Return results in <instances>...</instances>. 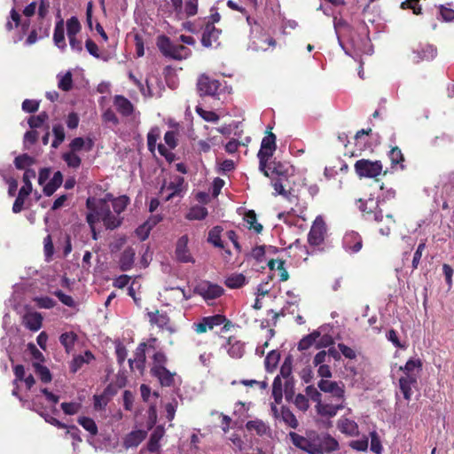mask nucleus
Here are the masks:
<instances>
[{
  "label": "nucleus",
  "instance_id": "f257e3e1",
  "mask_svg": "<svg viewBox=\"0 0 454 454\" xmlns=\"http://www.w3.org/2000/svg\"><path fill=\"white\" fill-rule=\"evenodd\" d=\"M129 200H86L87 222L92 231L94 224L102 221L107 229L114 230L120 226L121 221L119 215L124 211ZM95 232V231H93ZM93 238L96 239V233Z\"/></svg>",
  "mask_w": 454,
  "mask_h": 454
},
{
  "label": "nucleus",
  "instance_id": "f03ea898",
  "mask_svg": "<svg viewBox=\"0 0 454 454\" xmlns=\"http://www.w3.org/2000/svg\"><path fill=\"white\" fill-rule=\"evenodd\" d=\"M327 237V227L321 215L316 217L308 233V243L310 254L324 251L325 240Z\"/></svg>",
  "mask_w": 454,
  "mask_h": 454
},
{
  "label": "nucleus",
  "instance_id": "7ed1b4c3",
  "mask_svg": "<svg viewBox=\"0 0 454 454\" xmlns=\"http://www.w3.org/2000/svg\"><path fill=\"white\" fill-rule=\"evenodd\" d=\"M157 46L165 57L176 60L185 59L192 54L189 48L171 42L166 35H160L157 38Z\"/></svg>",
  "mask_w": 454,
  "mask_h": 454
},
{
  "label": "nucleus",
  "instance_id": "20e7f679",
  "mask_svg": "<svg viewBox=\"0 0 454 454\" xmlns=\"http://www.w3.org/2000/svg\"><path fill=\"white\" fill-rule=\"evenodd\" d=\"M289 437L293 444L309 454H321L319 434L315 431L308 432L302 436L295 432H290Z\"/></svg>",
  "mask_w": 454,
  "mask_h": 454
},
{
  "label": "nucleus",
  "instance_id": "39448f33",
  "mask_svg": "<svg viewBox=\"0 0 454 454\" xmlns=\"http://www.w3.org/2000/svg\"><path fill=\"white\" fill-rule=\"evenodd\" d=\"M247 22L251 25L252 47L255 51H267L270 47L276 46V41L267 35L260 24L251 23V19L247 18Z\"/></svg>",
  "mask_w": 454,
  "mask_h": 454
},
{
  "label": "nucleus",
  "instance_id": "423d86ee",
  "mask_svg": "<svg viewBox=\"0 0 454 454\" xmlns=\"http://www.w3.org/2000/svg\"><path fill=\"white\" fill-rule=\"evenodd\" d=\"M355 171L359 177L376 178L381 175L383 165L380 160L361 159L354 165Z\"/></svg>",
  "mask_w": 454,
  "mask_h": 454
},
{
  "label": "nucleus",
  "instance_id": "0eeeda50",
  "mask_svg": "<svg viewBox=\"0 0 454 454\" xmlns=\"http://www.w3.org/2000/svg\"><path fill=\"white\" fill-rule=\"evenodd\" d=\"M358 208L367 221H381L383 218L381 207L386 200H357Z\"/></svg>",
  "mask_w": 454,
  "mask_h": 454
},
{
  "label": "nucleus",
  "instance_id": "6e6552de",
  "mask_svg": "<svg viewBox=\"0 0 454 454\" xmlns=\"http://www.w3.org/2000/svg\"><path fill=\"white\" fill-rule=\"evenodd\" d=\"M186 190L184 179L179 176H174L168 181H165L161 186L160 193L165 199L173 197H184Z\"/></svg>",
  "mask_w": 454,
  "mask_h": 454
},
{
  "label": "nucleus",
  "instance_id": "1a4fd4ad",
  "mask_svg": "<svg viewBox=\"0 0 454 454\" xmlns=\"http://www.w3.org/2000/svg\"><path fill=\"white\" fill-rule=\"evenodd\" d=\"M193 292L208 301L221 297L224 294V289L217 284L203 280L195 286Z\"/></svg>",
  "mask_w": 454,
  "mask_h": 454
},
{
  "label": "nucleus",
  "instance_id": "9d476101",
  "mask_svg": "<svg viewBox=\"0 0 454 454\" xmlns=\"http://www.w3.org/2000/svg\"><path fill=\"white\" fill-rule=\"evenodd\" d=\"M317 387L322 392L330 394L335 402H344L345 386L342 382L321 379Z\"/></svg>",
  "mask_w": 454,
  "mask_h": 454
},
{
  "label": "nucleus",
  "instance_id": "9b49d317",
  "mask_svg": "<svg viewBox=\"0 0 454 454\" xmlns=\"http://www.w3.org/2000/svg\"><path fill=\"white\" fill-rule=\"evenodd\" d=\"M276 150V136L273 133H269L262 140L261 148L258 152V158L260 161V168L263 169L269 159L273 155Z\"/></svg>",
  "mask_w": 454,
  "mask_h": 454
},
{
  "label": "nucleus",
  "instance_id": "f8f14e48",
  "mask_svg": "<svg viewBox=\"0 0 454 454\" xmlns=\"http://www.w3.org/2000/svg\"><path fill=\"white\" fill-rule=\"evenodd\" d=\"M342 246L344 249L350 254L357 253L362 249L363 239L361 235L355 231H347L342 239Z\"/></svg>",
  "mask_w": 454,
  "mask_h": 454
},
{
  "label": "nucleus",
  "instance_id": "ddd939ff",
  "mask_svg": "<svg viewBox=\"0 0 454 454\" xmlns=\"http://www.w3.org/2000/svg\"><path fill=\"white\" fill-rule=\"evenodd\" d=\"M164 141L169 149H168L164 145L159 144L157 147L158 152L168 162H172L175 160V154L171 152V149H174L177 145L176 134L174 131H167L164 135Z\"/></svg>",
  "mask_w": 454,
  "mask_h": 454
},
{
  "label": "nucleus",
  "instance_id": "4468645a",
  "mask_svg": "<svg viewBox=\"0 0 454 454\" xmlns=\"http://www.w3.org/2000/svg\"><path fill=\"white\" fill-rule=\"evenodd\" d=\"M188 236L183 235L178 239L176 245L175 254L176 260L183 263L194 262V259L188 249Z\"/></svg>",
  "mask_w": 454,
  "mask_h": 454
},
{
  "label": "nucleus",
  "instance_id": "2eb2a0df",
  "mask_svg": "<svg viewBox=\"0 0 454 454\" xmlns=\"http://www.w3.org/2000/svg\"><path fill=\"white\" fill-rule=\"evenodd\" d=\"M147 344L141 342L134 352V358L129 359V365L133 371L134 367L140 372L143 373L145 368L146 356L145 349Z\"/></svg>",
  "mask_w": 454,
  "mask_h": 454
},
{
  "label": "nucleus",
  "instance_id": "dca6fc26",
  "mask_svg": "<svg viewBox=\"0 0 454 454\" xmlns=\"http://www.w3.org/2000/svg\"><path fill=\"white\" fill-rule=\"evenodd\" d=\"M220 34L221 30L215 28L214 25L207 23L202 33V45L207 48L219 45Z\"/></svg>",
  "mask_w": 454,
  "mask_h": 454
},
{
  "label": "nucleus",
  "instance_id": "f3484780",
  "mask_svg": "<svg viewBox=\"0 0 454 454\" xmlns=\"http://www.w3.org/2000/svg\"><path fill=\"white\" fill-rule=\"evenodd\" d=\"M220 88L217 80L211 79L207 75H201L198 81V89L201 94L215 96Z\"/></svg>",
  "mask_w": 454,
  "mask_h": 454
},
{
  "label": "nucleus",
  "instance_id": "a211bd4d",
  "mask_svg": "<svg viewBox=\"0 0 454 454\" xmlns=\"http://www.w3.org/2000/svg\"><path fill=\"white\" fill-rule=\"evenodd\" d=\"M151 325H156L161 330L173 332L170 318L166 312L160 313L158 309L147 313Z\"/></svg>",
  "mask_w": 454,
  "mask_h": 454
},
{
  "label": "nucleus",
  "instance_id": "6ab92c4d",
  "mask_svg": "<svg viewBox=\"0 0 454 454\" xmlns=\"http://www.w3.org/2000/svg\"><path fill=\"white\" fill-rule=\"evenodd\" d=\"M413 60L416 62L432 60L437 55L436 48L432 44H420L413 51Z\"/></svg>",
  "mask_w": 454,
  "mask_h": 454
},
{
  "label": "nucleus",
  "instance_id": "aec40b11",
  "mask_svg": "<svg viewBox=\"0 0 454 454\" xmlns=\"http://www.w3.org/2000/svg\"><path fill=\"white\" fill-rule=\"evenodd\" d=\"M225 348H227L229 356L235 359L241 358L245 354V343L234 336L227 339Z\"/></svg>",
  "mask_w": 454,
  "mask_h": 454
},
{
  "label": "nucleus",
  "instance_id": "412c9836",
  "mask_svg": "<svg viewBox=\"0 0 454 454\" xmlns=\"http://www.w3.org/2000/svg\"><path fill=\"white\" fill-rule=\"evenodd\" d=\"M53 43L56 47H58L61 51H65L67 50V43L65 37V23L63 19L59 18V20L56 22L54 32H53Z\"/></svg>",
  "mask_w": 454,
  "mask_h": 454
},
{
  "label": "nucleus",
  "instance_id": "4be33fe9",
  "mask_svg": "<svg viewBox=\"0 0 454 454\" xmlns=\"http://www.w3.org/2000/svg\"><path fill=\"white\" fill-rule=\"evenodd\" d=\"M150 372L159 380L162 387H170L174 384L175 373L170 372L166 367L151 369Z\"/></svg>",
  "mask_w": 454,
  "mask_h": 454
},
{
  "label": "nucleus",
  "instance_id": "5701e85b",
  "mask_svg": "<svg viewBox=\"0 0 454 454\" xmlns=\"http://www.w3.org/2000/svg\"><path fill=\"white\" fill-rule=\"evenodd\" d=\"M23 325L30 331L36 332L43 325V317L39 312H27L23 317Z\"/></svg>",
  "mask_w": 454,
  "mask_h": 454
},
{
  "label": "nucleus",
  "instance_id": "b1692460",
  "mask_svg": "<svg viewBox=\"0 0 454 454\" xmlns=\"http://www.w3.org/2000/svg\"><path fill=\"white\" fill-rule=\"evenodd\" d=\"M146 437V432L144 430H134L129 433L124 440L123 446L126 449L137 447Z\"/></svg>",
  "mask_w": 454,
  "mask_h": 454
},
{
  "label": "nucleus",
  "instance_id": "393cba45",
  "mask_svg": "<svg viewBox=\"0 0 454 454\" xmlns=\"http://www.w3.org/2000/svg\"><path fill=\"white\" fill-rule=\"evenodd\" d=\"M165 430L162 426H157L153 433L150 435L149 441L147 442V450L148 451L154 453L159 451L160 450V441L164 436Z\"/></svg>",
  "mask_w": 454,
  "mask_h": 454
},
{
  "label": "nucleus",
  "instance_id": "a878e982",
  "mask_svg": "<svg viewBox=\"0 0 454 454\" xmlns=\"http://www.w3.org/2000/svg\"><path fill=\"white\" fill-rule=\"evenodd\" d=\"M338 428L342 434L348 436H356L359 434L358 425L352 419L342 418L338 421Z\"/></svg>",
  "mask_w": 454,
  "mask_h": 454
},
{
  "label": "nucleus",
  "instance_id": "bb28decb",
  "mask_svg": "<svg viewBox=\"0 0 454 454\" xmlns=\"http://www.w3.org/2000/svg\"><path fill=\"white\" fill-rule=\"evenodd\" d=\"M344 402H335L334 403H318L317 412L322 416L334 417L338 411L344 408Z\"/></svg>",
  "mask_w": 454,
  "mask_h": 454
},
{
  "label": "nucleus",
  "instance_id": "cd10ccee",
  "mask_svg": "<svg viewBox=\"0 0 454 454\" xmlns=\"http://www.w3.org/2000/svg\"><path fill=\"white\" fill-rule=\"evenodd\" d=\"M319 442L321 454L325 452L330 453L335 451L340 447L338 441L333 436H331L329 434H325L324 435L319 434Z\"/></svg>",
  "mask_w": 454,
  "mask_h": 454
},
{
  "label": "nucleus",
  "instance_id": "c85d7f7f",
  "mask_svg": "<svg viewBox=\"0 0 454 454\" xmlns=\"http://www.w3.org/2000/svg\"><path fill=\"white\" fill-rule=\"evenodd\" d=\"M135 251L131 247L126 248L121 254L119 265L122 271L130 270L134 264Z\"/></svg>",
  "mask_w": 454,
  "mask_h": 454
},
{
  "label": "nucleus",
  "instance_id": "c756f323",
  "mask_svg": "<svg viewBox=\"0 0 454 454\" xmlns=\"http://www.w3.org/2000/svg\"><path fill=\"white\" fill-rule=\"evenodd\" d=\"M63 181L62 174L59 171L54 173L53 176L43 187V192L46 196H51L53 192L60 186Z\"/></svg>",
  "mask_w": 454,
  "mask_h": 454
},
{
  "label": "nucleus",
  "instance_id": "7c9ffc66",
  "mask_svg": "<svg viewBox=\"0 0 454 454\" xmlns=\"http://www.w3.org/2000/svg\"><path fill=\"white\" fill-rule=\"evenodd\" d=\"M114 106L122 115H129L133 111L131 103L122 96H115Z\"/></svg>",
  "mask_w": 454,
  "mask_h": 454
},
{
  "label": "nucleus",
  "instance_id": "2f4dec72",
  "mask_svg": "<svg viewBox=\"0 0 454 454\" xmlns=\"http://www.w3.org/2000/svg\"><path fill=\"white\" fill-rule=\"evenodd\" d=\"M246 282V277L242 273H233L226 278L224 284L227 287L235 289L242 287Z\"/></svg>",
  "mask_w": 454,
  "mask_h": 454
},
{
  "label": "nucleus",
  "instance_id": "473e14b6",
  "mask_svg": "<svg viewBox=\"0 0 454 454\" xmlns=\"http://www.w3.org/2000/svg\"><path fill=\"white\" fill-rule=\"evenodd\" d=\"M58 87L63 91H68L72 89L73 79L72 73L67 71L66 73H59L57 74Z\"/></svg>",
  "mask_w": 454,
  "mask_h": 454
},
{
  "label": "nucleus",
  "instance_id": "72a5a7b5",
  "mask_svg": "<svg viewBox=\"0 0 454 454\" xmlns=\"http://www.w3.org/2000/svg\"><path fill=\"white\" fill-rule=\"evenodd\" d=\"M246 428L249 432L254 431L258 435L262 436L266 434L268 427L261 419L249 420L246 424Z\"/></svg>",
  "mask_w": 454,
  "mask_h": 454
},
{
  "label": "nucleus",
  "instance_id": "f704fd0d",
  "mask_svg": "<svg viewBox=\"0 0 454 454\" xmlns=\"http://www.w3.org/2000/svg\"><path fill=\"white\" fill-rule=\"evenodd\" d=\"M207 215V209L203 206H194L192 207L187 214L185 215V218L193 221V220H203Z\"/></svg>",
  "mask_w": 454,
  "mask_h": 454
},
{
  "label": "nucleus",
  "instance_id": "c9c22d12",
  "mask_svg": "<svg viewBox=\"0 0 454 454\" xmlns=\"http://www.w3.org/2000/svg\"><path fill=\"white\" fill-rule=\"evenodd\" d=\"M319 337L320 333L318 331H314L311 333L304 336L298 343V349L301 351L309 349L316 343Z\"/></svg>",
  "mask_w": 454,
  "mask_h": 454
},
{
  "label": "nucleus",
  "instance_id": "e433bc0d",
  "mask_svg": "<svg viewBox=\"0 0 454 454\" xmlns=\"http://www.w3.org/2000/svg\"><path fill=\"white\" fill-rule=\"evenodd\" d=\"M281 419L282 420L291 428L296 429L299 426L298 420L295 415L291 411L288 407H281Z\"/></svg>",
  "mask_w": 454,
  "mask_h": 454
},
{
  "label": "nucleus",
  "instance_id": "4c0bfd02",
  "mask_svg": "<svg viewBox=\"0 0 454 454\" xmlns=\"http://www.w3.org/2000/svg\"><path fill=\"white\" fill-rule=\"evenodd\" d=\"M82 29V26L78 19L74 16L67 20V38H74Z\"/></svg>",
  "mask_w": 454,
  "mask_h": 454
},
{
  "label": "nucleus",
  "instance_id": "58836bf2",
  "mask_svg": "<svg viewBox=\"0 0 454 454\" xmlns=\"http://www.w3.org/2000/svg\"><path fill=\"white\" fill-rule=\"evenodd\" d=\"M422 361L419 358H410L399 370L403 372H420L422 371Z\"/></svg>",
  "mask_w": 454,
  "mask_h": 454
},
{
  "label": "nucleus",
  "instance_id": "ea45409f",
  "mask_svg": "<svg viewBox=\"0 0 454 454\" xmlns=\"http://www.w3.org/2000/svg\"><path fill=\"white\" fill-rule=\"evenodd\" d=\"M77 340V334L74 332H67L60 335L59 341L62 346L66 348L67 352H70L74 346Z\"/></svg>",
  "mask_w": 454,
  "mask_h": 454
},
{
  "label": "nucleus",
  "instance_id": "a19ab883",
  "mask_svg": "<svg viewBox=\"0 0 454 454\" xmlns=\"http://www.w3.org/2000/svg\"><path fill=\"white\" fill-rule=\"evenodd\" d=\"M33 367L35 369V372L38 375L42 382L49 383L51 381V373L46 366L41 364L38 362H33Z\"/></svg>",
  "mask_w": 454,
  "mask_h": 454
},
{
  "label": "nucleus",
  "instance_id": "79ce46f5",
  "mask_svg": "<svg viewBox=\"0 0 454 454\" xmlns=\"http://www.w3.org/2000/svg\"><path fill=\"white\" fill-rule=\"evenodd\" d=\"M198 12V0H186L183 5V13L178 15L177 18L182 20L194 16Z\"/></svg>",
  "mask_w": 454,
  "mask_h": 454
},
{
  "label": "nucleus",
  "instance_id": "37998d69",
  "mask_svg": "<svg viewBox=\"0 0 454 454\" xmlns=\"http://www.w3.org/2000/svg\"><path fill=\"white\" fill-rule=\"evenodd\" d=\"M93 142L91 141V139H88L87 141H85L82 137H76L73 139L70 143V148L72 150L71 152L74 153L80 151L82 148H85V151L89 152L91 150Z\"/></svg>",
  "mask_w": 454,
  "mask_h": 454
},
{
  "label": "nucleus",
  "instance_id": "c03bdc74",
  "mask_svg": "<svg viewBox=\"0 0 454 454\" xmlns=\"http://www.w3.org/2000/svg\"><path fill=\"white\" fill-rule=\"evenodd\" d=\"M279 360L280 354L278 351L271 350L270 352H269L264 361L266 371L272 372L274 369H276Z\"/></svg>",
  "mask_w": 454,
  "mask_h": 454
},
{
  "label": "nucleus",
  "instance_id": "a18cd8bd",
  "mask_svg": "<svg viewBox=\"0 0 454 454\" xmlns=\"http://www.w3.org/2000/svg\"><path fill=\"white\" fill-rule=\"evenodd\" d=\"M79 425H81L86 431H88L91 435L95 436L98 434V426L95 421L89 417H80L77 419Z\"/></svg>",
  "mask_w": 454,
  "mask_h": 454
},
{
  "label": "nucleus",
  "instance_id": "49530a36",
  "mask_svg": "<svg viewBox=\"0 0 454 454\" xmlns=\"http://www.w3.org/2000/svg\"><path fill=\"white\" fill-rule=\"evenodd\" d=\"M418 384L406 381L404 380H399V388L406 401H411L412 396V388H416Z\"/></svg>",
  "mask_w": 454,
  "mask_h": 454
},
{
  "label": "nucleus",
  "instance_id": "de8ad7c7",
  "mask_svg": "<svg viewBox=\"0 0 454 454\" xmlns=\"http://www.w3.org/2000/svg\"><path fill=\"white\" fill-rule=\"evenodd\" d=\"M223 229L220 226L212 228L208 232V242L212 243L215 247L223 248V244L221 239V231Z\"/></svg>",
  "mask_w": 454,
  "mask_h": 454
},
{
  "label": "nucleus",
  "instance_id": "09e8293b",
  "mask_svg": "<svg viewBox=\"0 0 454 454\" xmlns=\"http://www.w3.org/2000/svg\"><path fill=\"white\" fill-rule=\"evenodd\" d=\"M272 396L277 403H280L283 398L282 380L279 375L276 376L272 384Z\"/></svg>",
  "mask_w": 454,
  "mask_h": 454
},
{
  "label": "nucleus",
  "instance_id": "8fccbe9b",
  "mask_svg": "<svg viewBox=\"0 0 454 454\" xmlns=\"http://www.w3.org/2000/svg\"><path fill=\"white\" fill-rule=\"evenodd\" d=\"M303 213H304V209L301 207H300L299 209H295V208L292 207L289 211H284V212L278 213V218L279 220L284 221L286 223L291 224L292 222L288 219V217L290 215H294V216L305 219Z\"/></svg>",
  "mask_w": 454,
  "mask_h": 454
},
{
  "label": "nucleus",
  "instance_id": "3c124183",
  "mask_svg": "<svg viewBox=\"0 0 454 454\" xmlns=\"http://www.w3.org/2000/svg\"><path fill=\"white\" fill-rule=\"evenodd\" d=\"M388 157L391 160L393 167L399 165L400 168L403 169L404 167L402 164V162L403 161V155L398 147H393L388 153Z\"/></svg>",
  "mask_w": 454,
  "mask_h": 454
},
{
  "label": "nucleus",
  "instance_id": "603ef678",
  "mask_svg": "<svg viewBox=\"0 0 454 454\" xmlns=\"http://www.w3.org/2000/svg\"><path fill=\"white\" fill-rule=\"evenodd\" d=\"M195 111L205 121L215 123L219 121L216 113L205 110L200 106H197Z\"/></svg>",
  "mask_w": 454,
  "mask_h": 454
},
{
  "label": "nucleus",
  "instance_id": "864d4df0",
  "mask_svg": "<svg viewBox=\"0 0 454 454\" xmlns=\"http://www.w3.org/2000/svg\"><path fill=\"white\" fill-rule=\"evenodd\" d=\"M244 219L249 224V229H254L257 233H260L262 230V225L257 223L256 214L254 210H248L245 214Z\"/></svg>",
  "mask_w": 454,
  "mask_h": 454
},
{
  "label": "nucleus",
  "instance_id": "5fc2aeb1",
  "mask_svg": "<svg viewBox=\"0 0 454 454\" xmlns=\"http://www.w3.org/2000/svg\"><path fill=\"white\" fill-rule=\"evenodd\" d=\"M159 137L160 129L157 127L151 129V130L147 134V146L152 153L155 151L156 143Z\"/></svg>",
  "mask_w": 454,
  "mask_h": 454
},
{
  "label": "nucleus",
  "instance_id": "6e6d98bb",
  "mask_svg": "<svg viewBox=\"0 0 454 454\" xmlns=\"http://www.w3.org/2000/svg\"><path fill=\"white\" fill-rule=\"evenodd\" d=\"M292 362H293L292 356H288L285 358V361L280 367V375L279 376L286 379V380H293L292 378H290V376L292 374Z\"/></svg>",
  "mask_w": 454,
  "mask_h": 454
},
{
  "label": "nucleus",
  "instance_id": "4d7b16f0",
  "mask_svg": "<svg viewBox=\"0 0 454 454\" xmlns=\"http://www.w3.org/2000/svg\"><path fill=\"white\" fill-rule=\"evenodd\" d=\"M34 163V159L27 154H22L15 158L14 164L17 168L24 169Z\"/></svg>",
  "mask_w": 454,
  "mask_h": 454
},
{
  "label": "nucleus",
  "instance_id": "13d9d810",
  "mask_svg": "<svg viewBox=\"0 0 454 454\" xmlns=\"http://www.w3.org/2000/svg\"><path fill=\"white\" fill-rule=\"evenodd\" d=\"M204 317L206 319L208 330H212L215 326L221 325L225 321V316L222 314H216Z\"/></svg>",
  "mask_w": 454,
  "mask_h": 454
},
{
  "label": "nucleus",
  "instance_id": "bf43d9fd",
  "mask_svg": "<svg viewBox=\"0 0 454 454\" xmlns=\"http://www.w3.org/2000/svg\"><path fill=\"white\" fill-rule=\"evenodd\" d=\"M371 437V450L376 454H380L382 451V444L380 436L376 431L370 433Z\"/></svg>",
  "mask_w": 454,
  "mask_h": 454
},
{
  "label": "nucleus",
  "instance_id": "052dcab7",
  "mask_svg": "<svg viewBox=\"0 0 454 454\" xmlns=\"http://www.w3.org/2000/svg\"><path fill=\"white\" fill-rule=\"evenodd\" d=\"M63 160L71 168H76L81 164V158L74 152L64 153Z\"/></svg>",
  "mask_w": 454,
  "mask_h": 454
},
{
  "label": "nucleus",
  "instance_id": "680f3d73",
  "mask_svg": "<svg viewBox=\"0 0 454 454\" xmlns=\"http://www.w3.org/2000/svg\"><path fill=\"white\" fill-rule=\"evenodd\" d=\"M153 364L151 369L166 367L168 358L164 352L157 351L153 356Z\"/></svg>",
  "mask_w": 454,
  "mask_h": 454
},
{
  "label": "nucleus",
  "instance_id": "e2e57ef3",
  "mask_svg": "<svg viewBox=\"0 0 454 454\" xmlns=\"http://www.w3.org/2000/svg\"><path fill=\"white\" fill-rule=\"evenodd\" d=\"M48 120V114L44 112L38 115L31 116L28 120L30 128H39Z\"/></svg>",
  "mask_w": 454,
  "mask_h": 454
},
{
  "label": "nucleus",
  "instance_id": "0e129e2a",
  "mask_svg": "<svg viewBox=\"0 0 454 454\" xmlns=\"http://www.w3.org/2000/svg\"><path fill=\"white\" fill-rule=\"evenodd\" d=\"M425 249H426V240H422L419 244V246L413 254V259H412V262H411L413 270H416L418 268L420 259H421V256H422V254Z\"/></svg>",
  "mask_w": 454,
  "mask_h": 454
},
{
  "label": "nucleus",
  "instance_id": "69168bd1",
  "mask_svg": "<svg viewBox=\"0 0 454 454\" xmlns=\"http://www.w3.org/2000/svg\"><path fill=\"white\" fill-rule=\"evenodd\" d=\"M61 409L67 415H74L80 411L81 403L73 402L62 403Z\"/></svg>",
  "mask_w": 454,
  "mask_h": 454
},
{
  "label": "nucleus",
  "instance_id": "338daca9",
  "mask_svg": "<svg viewBox=\"0 0 454 454\" xmlns=\"http://www.w3.org/2000/svg\"><path fill=\"white\" fill-rule=\"evenodd\" d=\"M54 294L66 306L70 308H74L75 306V301H74L73 297L66 294L61 290L55 291Z\"/></svg>",
  "mask_w": 454,
  "mask_h": 454
},
{
  "label": "nucleus",
  "instance_id": "774afa93",
  "mask_svg": "<svg viewBox=\"0 0 454 454\" xmlns=\"http://www.w3.org/2000/svg\"><path fill=\"white\" fill-rule=\"evenodd\" d=\"M349 446L357 451H366L368 449V438L364 436L363 439L351 441Z\"/></svg>",
  "mask_w": 454,
  "mask_h": 454
}]
</instances>
